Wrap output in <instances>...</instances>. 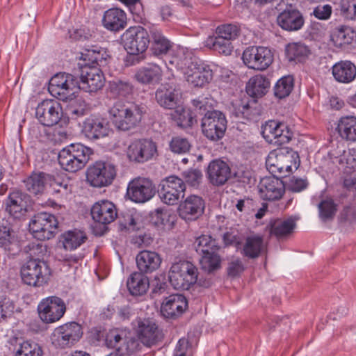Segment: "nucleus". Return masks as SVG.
<instances>
[{"label": "nucleus", "mask_w": 356, "mask_h": 356, "mask_svg": "<svg viewBox=\"0 0 356 356\" xmlns=\"http://www.w3.org/2000/svg\"><path fill=\"white\" fill-rule=\"evenodd\" d=\"M147 107L142 104L116 101L110 108L111 122L116 130L129 131L138 127L146 114Z\"/></svg>", "instance_id": "1"}, {"label": "nucleus", "mask_w": 356, "mask_h": 356, "mask_svg": "<svg viewBox=\"0 0 356 356\" xmlns=\"http://www.w3.org/2000/svg\"><path fill=\"white\" fill-rule=\"evenodd\" d=\"M168 277L171 285L178 290H188L196 283L205 288L211 284L210 280H198L197 268L186 260L174 263L169 270Z\"/></svg>", "instance_id": "2"}, {"label": "nucleus", "mask_w": 356, "mask_h": 356, "mask_svg": "<svg viewBox=\"0 0 356 356\" xmlns=\"http://www.w3.org/2000/svg\"><path fill=\"white\" fill-rule=\"evenodd\" d=\"M300 162L297 152L289 147H281L269 153L266 165L270 173L282 175L292 172L293 167L298 169Z\"/></svg>", "instance_id": "3"}, {"label": "nucleus", "mask_w": 356, "mask_h": 356, "mask_svg": "<svg viewBox=\"0 0 356 356\" xmlns=\"http://www.w3.org/2000/svg\"><path fill=\"white\" fill-rule=\"evenodd\" d=\"M92 154L90 147L81 143H72L59 152L58 160L63 170L75 172L86 165Z\"/></svg>", "instance_id": "4"}, {"label": "nucleus", "mask_w": 356, "mask_h": 356, "mask_svg": "<svg viewBox=\"0 0 356 356\" xmlns=\"http://www.w3.org/2000/svg\"><path fill=\"white\" fill-rule=\"evenodd\" d=\"M22 280L27 285L41 286L47 283L51 270L47 264L39 258H30L21 267Z\"/></svg>", "instance_id": "5"}, {"label": "nucleus", "mask_w": 356, "mask_h": 356, "mask_svg": "<svg viewBox=\"0 0 356 356\" xmlns=\"http://www.w3.org/2000/svg\"><path fill=\"white\" fill-rule=\"evenodd\" d=\"M79 90L78 77L68 73H58L52 76L49 83L50 94L63 102L72 100Z\"/></svg>", "instance_id": "6"}, {"label": "nucleus", "mask_w": 356, "mask_h": 356, "mask_svg": "<svg viewBox=\"0 0 356 356\" xmlns=\"http://www.w3.org/2000/svg\"><path fill=\"white\" fill-rule=\"evenodd\" d=\"M227 127L225 115L218 110L207 112L202 118L203 135L211 141H218L225 136Z\"/></svg>", "instance_id": "7"}, {"label": "nucleus", "mask_w": 356, "mask_h": 356, "mask_svg": "<svg viewBox=\"0 0 356 356\" xmlns=\"http://www.w3.org/2000/svg\"><path fill=\"white\" fill-rule=\"evenodd\" d=\"M29 227L33 236L38 240H49L55 235L58 228V221L54 215L41 212L33 216Z\"/></svg>", "instance_id": "8"}, {"label": "nucleus", "mask_w": 356, "mask_h": 356, "mask_svg": "<svg viewBox=\"0 0 356 356\" xmlns=\"http://www.w3.org/2000/svg\"><path fill=\"white\" fill-rule=\"evenodd\" d=\"M122 40L129 54H140L149 47V33L140 26H131L123 33Z\"/></svg>", "instance_id": "9"}, {"label": "nucleus", "mask_w": 356, "mask_h": 356, "mask_svg": "<svg viewBox=\"0 0 356 356\" xmlns=\"http://www.w3.org/2000/svg\"><path fill=\"white\" fill-rule=\"evenodd\" d=\"M156 191L155 184L150 179L138 177L129 182L126 196L135 203L143 204L149 201Z\"/></svg>", "instance_id": "10"}, {"label": "nucleus", "mask_w": 356, "mask_h": 356, "mask_svg": "<svg viewBox=\"0 0 356 356\" xmlns=\"http://www.w3.org/2000/svg\"><path fill=\"white\" fill-rule=\"evenodd\" d=\"M116 176L114 165L104 161H96L86 172L87 181L94 187L102 188L112 184Z\"/></svg>", "instance_id": "11"}, {"label": "nucleus", "mask_w": 356, "mask_h": 356, "mask_svg": "<svg viewBox=\"0 0 356 356\" xmlns=\"http://www.w3.org/2000/svg\"><path fill=\"white\" fill-rule=\"evenodd\" d=\"M66 305L60 297L51 296L43 298L38 305L41 321L49 324L58 321L66 312Z\"/></svg>", "instance_id": "12"}, {"label": "nucleus", "mask_w": 356, "mask_h": 356, "mask_svg": "<svg viewBox=\"0 0 356 356\" xmlns=\"http://www.w3.org/2000/svg\"><path fill=\"white\" fill-rule=\"evenodd\" d=\"M159 195L161 201L168 205L177 204L184 197L186 191L184 181L176 175H170L161 182Z\"/></svg>", "instance_id": "13"}, {"label": "nucleus", "mask_w": 356, "mask_h": 356, "mask_svg": "<svg viewBox=\"0 0 356 356\" xmlns=\"http://www.w3.org/2000/svg\"><path fill=\"white\" fill-rule=\"evenodd\" d=\"M120 229L122 231H127L129 233L139 232L138 234L132 236L131 243L138 248L149 246L153 241L149 234L142 230L143 222L140 217L136 214L127 213L119 220Z\"/></svg>", "instance_id": "14"}, {"label": "nucleus", "mask_w": 356, "mask_h": 356, "mask_svg": "<svg viewBox=\"0 0 356 356\" xmlns=\"http://www.w3.org/2000/svg\"><path fill=\"white\" fill-rule=\"evenodd\" d=\"M242 59L248 68L262 71L273 63V54L267 47L251 46L244 50Z\"/></svg>", "instance_id": "15"}, {"label": "nucleus", "mask_w": 356, "mask_h": 356, "mask_svg": "<svg viewBox=\"0 0 356 356\" xmlns=\"http://www.w3.org/2000/svg\"><path fill=\"white\" fill-rule=\"evenodd\" d=\"M157 154V146L151 139L134 140L128 146L127 156L131 162L144 163Z\"/></svg>", "instance_id": "16"}, {"label": "nucleus", "mask_w": 356, "mask_h": 356, "mask_svg": "<svg viewBox=\"0 0 356 356\" xmlns=\"http://www.w3.org/2000/svg\"><path fill=\"white\" fill-rule=\"evenodd\" d=\"M78 83L79 90L89 93L96 92L104 87L105 78L100 68L86 63L81 69Z\"/></svg>", "instance_id": "17"}, {"label": "nucleus", "mask_w": 356, "mask_h": 356, "mask_svg": "<svg viewBox=\"0 0 356 356\" xmlns=\"http://www.w3.org/2000/svg\"><path fill=\"white\" fill-rule=\"evenodd\" d=\"M81 326L76 323L71 322L56 327L51 335L53 344L65 348L73 345L82 337Z\"/></svg>", "instance_id": "18"}, {"label": "nucleus", "mask_w": 356, "mask_h": 356, "mask_svg": "<svg viewBox=\"0 0 356 356\" xmlns=\"http://www.w3.org/2000/svg\"><path fill=\"white\" fill-rule=\"evenodd\" d=\"M62 115V106L55 99H44L40 102L35 108L36 118L41 124L46 127H52L58 124Z\"/></svg>", "instance_id": "19"}, {"label": "nucleus", "mask_w": 356, "mask_h": 356, "mask_svg": "<svg viewBox=\"0 0 356 356\" xmlns=\"http://www.w3.org/2000/svg\"><path fill=\"white\" fill-rule=\"evenodd\" d=\"M186 80L193 87L202 88L212 80L213 70L203 62H192L185 68Z\"/></svg>", "instance_id": "20"}, {"label": "nucleus", "mask_w": 356, "mask_h": 356, "mask_svg": "<svg viewBox=\"0 0 356 356\" xmlns=\"http://www.w3.org/2000/svg\"><path fill=\"white\" fill-rule=\"evenodd\" d=\"M265 177L258 185L260 197L266 201H276L282 198L285 193L286 186L276 174Z\"/></svg>", "instance_id": "21"}, {"label": "nucleus", "mask_w": 356, "mask_h": 356, "mask_svg": "<svg viewBox=\"0 0 356 356\" xmlns=\"http://www.w3.org/2000/svg\"><path fill=\"white\" fill-rule=\"evenodd\" d=\"M136 332L141 343L147 347L156 344L161 339L162 334L154 321L149 318L137 320Z\"/></svg>", "instance_id": "22"}, {"label": "nucleus", "mask_w": 356, "mask_h": 356, "mask_svg": "<svg viewBox=\"0 0 356 356\" xmlns=\"http://www.w3.org/2000/svg\"><path fill=\"white\" fill-rule=\"evenodd\" d=\"M205 202L202 197L191 195L178 207L179 216L186 221L197 220L204 213Z\"/></svg>", "instance_id": "23"}, {"label": "nucleus", "mask_w": 356, "mask_h": 356, "mask_svg": "<svg viewBox=\"0 0 356 356\" xmlns=\"http://www.w3.org/2000/svg\"><path fill=\"white\" fill-rule=\"evenodd\" d=\"M209 181L213 186H220L225 184L232 178L229 165L221 159L211 161L207 170Z\"/></svg>", "instance_id": "24"}, {"label": "nucleus", "mask_w": 356, "mask_h": 356, "mask_svg": "<svg viewBox=\"0 0 356 356\" xmlns=\"http://www.w3.org/2000/svg\"><path fill=\"white\" fill-rule=\"evenodd\" d=\"M188 308V300L181 294H172L165 297L161 306V313L166 318L175 319Z\"/></svg>", "instance_id": "25"}, {"label": "nucleus", "mask_w": 356, "mask_h": 356, "mask_svg": "<svg viewBox=\"0 0 356 356\" xmlns=\"http://www.w3.org/2000/svg\"><path fill=\"white\" fill-rule=\"evenodd\" d=\"M277 25L289 32L300 30L305 24V18L298 9L286 8L279 13L277 17Z\"/></svg>", "instance_id": "26"}, {"label": "nucleus", "mask_w": 356, "mask_h": 356, "mask_svg": "<svg viewBox=\"0 0 356 356\" xmlns=\"http://www.w3.org/2000/svg\"><path fill=\"white\" fill-rule=\"evenodd\" d=\"M26 189L34 195L44 193L47 186H54L56 182L54 177L44 172H33L24 180Z\"/></svg>", "instance_id": "27"}, {"label": "nucleus", "mask_w": 356, "mask_h": 356, "mask_svg": "<svg viewBox=\"0 0 356 356\" xmlns=\"http://www.w3.org/2000/svg\"><path fill=\"white\" fill-rule=\"evenodd\" d=\"M90 213L95 222L102 225L111 223L118 216L115 205L108 200L95 202L91 208Z\"/></svg>", "instance_id": "28"}, {"label": "nucleus", "mask_w": 356, "mask_h": 356, "mask_svg": "<svg viewBox=\"0 0 356 356\" xmlns=\"http://www.w3.org/2000/svg\"><path fill=\"white\" fill-rule=\"evenodd\" d=\"M102 23L106 30L118 32L127 26V14L118 8H109L104 13Z\"/></svg>", "instance_id": "29"}, {"label": "nucleus", "mask_w": 356, "mask_h": 356, "mask_svg": "<svg viewBox=\"0 0 356 356\" xmlns=\"http://www.w3.org/2000/svg\"><path fill=\"white\" fill-rule=\"evenodd\" d=\"M149 51L156 57L166 55L172 47V42L167 38L161 29H149Z\"/></svg>", "instance_id": "30"}, {"label": "nucleus", "mask_w": 356, "mask_h": 356, "mask_svg": "<svg viewBox=\"0 0 356 356\" xmlns=\"http://www.w3.org/2000/svg\"><path fill=\"white\" fill-rule=\"evenodd\" d=\"M83 132L89 139H99L108 135V123L106 119L90 117L85 120Z\"/></svg>", "instance_id": "31"}, {"label": "nucleus", "mask_w": 356, "mask_h": 356, "mask_svg": "<svg viewBox=\"0 0 356 356\" xmlns=\"http://www.w3.org/2000/svg\"><path fill=\"white\" fill-rule=\"evenodd\" d=\"M253 104L254 106L243 99H236L232 104L231 113L238 119L256 121L261 115V108Z\"/></svg>", "instance_id": "32"}, {"label": "nucleus", "mask_w": 356, "mask_h": 356, "mask_svg": "<svg viewBox=\"0 0 356 356\" xmlns=\"http://www.w3.org/2000/svg\"><path fill=\"white\" fill-rule=\"evenodd\" d=\"M9 343L12 346L10 349L14 353V356H42L43 355L42 347L35 342L13 337Z\"/></svg>", "instance_id": "33"}, {"label": "nucleus", "mask_w": 356, "mask_h": 356, "mask_svg": "<svg viewBox=\"0 0 356 356\" xmlns=\"http://www.w3.org/2000/svg\"><path fill=\"white\" fill-rule=\"evenodd\" d=\"M137 268L142 274L151 273L159 268L161 259L155 252L143 250L136 258Z\"/></svg>", "instance_id": "34"}, {"label": "nucleus", "mask_w": 356, "mask_h": 356, "mask_svg": "<svg viewBox=\"0 0 356 356\" xmlns=\"http://www.w3.org/2000/svg\"><path fill=\"white\" fill-rule=\"evenodd\" d=\"M163 71L161 67L154 63H149L139 68L135 75L136 80L143 84L155 85L162 80Z\"/></svg>", "instance_id": "35"}, {"label": "nucleus", "mask_w": 356, "mask_h": 356, "mask_svg": "<svg viewBox=\"0 0 356 356\" xmlns=\"http://www.w3.org/2000/svg\"><path fill=\"white\" fill-rule=\"evenodd\" d=\"M334 79L341 83H350L356 78V65L350 60H341L332 67Z\"/></svg>", "instance_id": "36"}, {"label": "nucleus", "mask_w": 356, "mask_h": 356, "mask_svg": "<svg viewBox=\"0 0 356 356\" xmlns=\"http://www.w3.org/2000/svg\"><path fill=\"white\" fill-rule=\"evenodd\" d=\"M339 136L350 143L356 142V117L346 115L339 118L336 127Z\"/></svg>", "instance_id": "37"}, {"label": "nucleus", "mask_w": 356, "mask_h": 356, "mask_svg": "<svg viewBox=\"0 0 356 356\" xmlns=\"http://www.w3.org/2000/svg\"><path fill=\"white\" fill-rule=\"evenodd\" d=\"M269 79L264 75L257 74L250 79L246 85L247 93L255 98L263 97L270 88Z\"/></svg>", "instance_id": "38"}, {"label": "nucleus", "mask_w": 356, "mask_h": 356, "mask_svg": "<svg viewBox=\"0 0 356 356\" xmlns=\"http://www.w3.org/2000/svg\"><path fill=\"white\" fill-rule=\"evenodd\" d=\"M155 98L157 103L168 109H174L178 104V93L172 87L163 86L156 91Z\"/></svg>", "instance_id": "39"}, {"label": "nucleus", "mask_w": 356, "mask_h": 356, "mask_svg": "<svg viewBox=\"0 0 356 356\" xmlns=\"http://www.w3.org/2000/svg\"><path fill=\"white\" fill-rule=\"evenodd\" d=\"M127 286L132 296H142L147 292L149 288V280L143 274L134 272L128 278Z\"/></svg>", "instance_id": "40"}, {"label": "nucleus", "mask_w": 356, "mask_h": 356, "mask_svg": "<svg viewBox=\"0 0 356 356\" xmlns=\"http://www.w3.org/2000/svg\"><path fill=\"white\" fill-rule=\"evenodd\" d=\"M30 197L19 190H14L9 193L6 202V210L16 214L26 210Z\"/></svg>", "instance_id": "41"}, {"label": "nucleus", "mask_w": 356, "mask_h": 356, "mask_svg": "<svg viewBox=\"0 0 356 356\" xmlns=\"http://www.w3.org/2000/svg\"><path fill=\"white\" fill-rule=\"evenodd\" d=\"M193 245L195 251L202 256L218 252L220 250L218 243L209 235L203 234L197 237Z\"/></svg>", "instance_id": "42"}, {"label": "nucleus", "mask_w": 356, "mask_h": 356, "mask_svg": "<svg viewBox=\"0 0 356 356\" xmlns=\"http://www.w3.org/2000/svg\"><path fill=\"white\" fill-rule=\"evenodd\" d=\"M270 233L277 238L285 237L292 233L296 224L292 218L286 220L275 219L270 222Z\"/></svg>", "instance_id": "43"}, {"label": "nucleus", "mask_w": 356, "mask_h": 356, "mask_svg": "<svg viewBox=\"0 0 356 356\" xmlns=\"http://www.w3.org/2000/svg\"><path fill=\"white\" fill-rule=\"evenodd\" d=\"M264 248L263 238L259 235L247 237L242 254L249 259L257 258Z\"/></svg>", "instance_id": "44"}, {"label": "nucleus", "mask_w": 356, "mask_h": 356, "mask_svg": "<svg viewBox=\"0 0 356 356\" xmlns=\"http://www.w3.org/2000/svg\"><path fill=\"white\" fill-rule=\"evenodd\" d=\"M61 238L66 250H74L83 243L87 237L83 232L74 229L63 234Z\"/></svg>", "instance_id": "45"}, {"label": "nucleus", "mask_w": 356, "mask_h": 356, "mask_svg": "<svg viewBox=\"0 0 356 356\" xmlns=\"http://www.w3.org/2000/svg\"><path fill=\"white\" fill-rule=\"evenodd\" d=\"M294 88V78L291 75L281 77L275 84L273 92L275 97L282 99L289 96Z\"/></svg>", "instance_id": "46"}, {"label": "nucleus", "mask_w": 356, "mask_h": 356, "mask_svg": "<svg viewBox=\"0 0 356 356\" xmlns=\"http://www.w3.org/2000/svg\"><path fill=\"white\" fill-rule=\"evenodd\" d=\"M171 115L177 125L182 128L191 127L195 122H197L192 111L182 107L176 108Z\"/></svg>", "instance_id": "47"}, {"label": "nucleus", "mask_w": 356, "mask_h": 356, "mask_svg": "<svg viewBox=\"0 0 356 356\" xmlns=\"http://www.w3.org/2000/svg\"><path fill=\"white\" fill-rule=\"evenodd\" d=\"M206 43L209 48L225 56L230 55L234 48L231 41L218 36L208 38Z\"/></svg>", "instance_id": "48"}, {"label": "nucleus", "mask_w": 356, "mask_h": 356, "mask_svg": "<svg viewBox=\"0 0 356 356\" xmlns=\"http://www.w3.org/2000/svg\"><path fill=\"white\" fill-rule=\"evenodd\" d=\"M191 59V54L184 48L179 47L173 50L170 63L184 72L190 63L193 62Z\"/></svg>", "instance_id": "49"}, {"label": "nucleus", "mask_w": 356, "mask_h": 356, "mask_svg": "<svg viewBox=\"0 0 356 356\" xmlns=\"http://www.w3.org/2000/svg\"><path fill=\"white\" fill-rule=\"evenodd\" d=\"M84 56V60L88 58V60L92 62L90 65H95L99 68L105 67L111 58L108 52L104 49L88 50Z\"/></svg>", "instance_id": "50"}, {"label": "nucleus", "mask_w": 356, "mask_h": 356, "mask_svg": "<svg viewBox=\"0 0 356 356\" xmlns=\"http://www.w3.org/2000/svg\"><path fill=\"white\" fill-rule=\"evenodd\" d=\"M286 55L290 61H301L309 54L307 47L302 43L289 44L286 47Z\"/></svg>", "instance_id": "51"}, {"label": "nucleus", "mask_w": 356, "mask_h": 356, "mask_svg": "<svg viewBox=\"0 0 356 356\" xmlns=\"http://www.w3.org/2000/svg\"><path fill=\"white\" fill-rule=\"evenodd\" d=\"M108 91L113 97H127L133 91L132 85L121 80L109 82Z\"/></svg>", "instance_id": "52"}, {"label": "nucleus", "mask_w": 356, "mask_h": 356, "mask_svg": "<svg viewBox=\"0 0 356 356\" xmlns=\"http://www.w3.org/2000/svg\"><path fill=\"white\" fill-rule=\"evenodd\" d=\"M216 36L232 41L240 35L241 28L236 24H224L216 28Z\"/></svg>", "instance_id": "53"}, {"label": "nucleus", "mask_w": 356, "mask_h": 356, "mask_svg": "<svg viewBox=\"0 0 356 356\" xmlns=\"http://www.w3.org/2000/svg\"><path fill=\"white\" fill-rule=\"evenodd\" d=\"M293 135V132L286 123L279 122L273 145L282 146L284 144H287L291 140Z\"/></svg>", "instance_id": "54"}, {"label": "nucleus", "mask_w": 356, "mask_h": 356, "mask_svg": "<svg viewBox=\"0 0 356 356\" xmlns=\"http://www.w3.org/2000/svg\"><path fill=\"white\" fill-rule=\"evenodd\" d=\"M202 268L208 273H212L220 268L221 259L217 252L202 256L200 259Z\"/></svg>", "instance_id": "55"}, {"label": "nucleus", "mask_w": 356, "mask_h": 356, "mask_svg": "<svg viewBox=\"0 0 356 356\" xmlns=\"http://www.w3.org/2000/svg\"><path fill=\"white\" fill-rule=\"evenodd\" d=\"M319 216L323 221L332 219L337 211V205L332 199L321 201L318 204Z\"/></svg>", "instance_id": "56"}, {"label": "nucleus", "mask_w": 356, "mask_h": 356, "mask_svg": "<svg viewBox=\"0 0 356 356\" xmlns=\"http://www.w3.org/2000/svg\"><path fill=\"white\" fill-rule=\"evenodd\" d=\"M24 252L29 254L30 258L43 257L47 253V246L41 242H29L23 248Z\"/></svg>", "instance_id": "57"}, {"label": "nucleus", "mask_w": 356, "mask_h": 356, "mask_svg": "<svg viewBox=\"0 0 356 356\" xmlns=\"http://www.w3.org/2000/svg\"><path fill=\"white\" fill-rule=\"evenodd\" d=\"M170 150L176 154H185L189 152L191 145L189 140L181 136L173 137L169 144Z\"/></svg>", "instance_id": "58"}, {"label": "nucleus", "mask_w": 356, "mask_h": 356, "mask_svg": "<svg viewBox=\"0 0 356 356\" xmlns=\"http://www.w3.org/2000/svg\"><path fill=\"white\" fill-rule=\"evenodd\" d=\"M279 121L268 120L261 126V134L266 142L273 144Z\"/></svg>", "instance_id": "59"}, {"label": "nucleus", "mask_w": 356, "mask_h": 356, "mask_svg": "<svg viewBox=\"0 0 356 356\" xmlns=\"http://www.w3.org/2000/svg\"><path fill=\"white\" fill-rule=\"evenodd\" d=\"M342 15L348 19H356V0H341L339 3Z\"/></svg>", "instance_id": "60"}, {"label": "nucleus", "mask_w": 356, "mask_h": 356, "mask_svg": "<svg viewBox=\"0 0 356 356\" xmlns=\"http://www.w3.org/2000/svg\"><path fill=\"white\" fill-rule=\"evenodd\" d=\"M336 39V42L339 45L350 44L355 41L356 32L350 29H341L338 30L334 36Z\"/></svg>", "instance_id": "61"}, {"label": "nucleus", "mask_w": 356, "mask_h": 356, "mask_svg": "<svg viewBox=\"0 0 356 356\" xmlns=\"http://www.w3.org/2000/svg\"><path fill=\"white\" fill-rule=\"evenodd\" d=\"M143 344L139 338L130 337L126 339L123 347H118L119 353H123L124 355H131L140 350Z\"/></svg>", "instance_id": "62"}, {"label": "nucleus", "mask_w": 356, "mask_h": 356, "mask_svg": "<svg viewBox=\"0 0 356 356\" xmlns=\"http://www.w3.org/2000/svg\"><path fill=\"white\" fill-rule=\"evenodd\" d=\"M183 177L184 178V183L193 187H197L202 180V173L198 169H189L182 172Z\"/></svg>", "instance_id": "63"}, {"label": "nucleus", "mask_w": 356, "mask_h": 356, "mask_svg": "<svg viewBox=\"0 0 356 356\" xmlns=\"http://www.w3.org/2000/svg\"><path fill=\"white\" fill-rule=\"evenodd\" d=\"M72 103L68 108L69 112L72 115V117H81L86 114L88 108L86 102L81 99H72Z\"/></svg>", "instance_id": "64"}]
</instances>
